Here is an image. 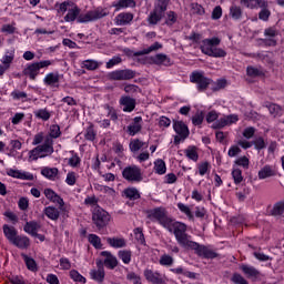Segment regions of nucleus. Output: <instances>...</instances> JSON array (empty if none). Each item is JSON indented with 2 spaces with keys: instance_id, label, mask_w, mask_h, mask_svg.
<instances>
[{
  "instance_id": "1",
  "label": "nucleus",
  "mask_w": 284,
  "mask_h": 284,
  "mask_svg": "<svg viewBox=\"0 0 284 284\" xmlns=\"http://www.w3.org/2000/svg\"><path fill=\"white\" fill-rule=\"evenodd\" d=\"M146 219L152 223H159L164 230L174 234L175 240L180 236L182 232H187V225L183 222L175 221L170 215H168V209L163 206H158L146 211Z\"/></svg>"
},
{
  "instance_id": "2",
  "label": "nucleus",
  "mask_w": 284,
  "mask_h": 284,
  "mask_svg": "<svg viewBox=\"0 0 284 284\" xmlns=\"http://www.w3.org/2000/svg\"><path fill=\"white\" fill-rule=\"evenodd\" d=\"M175 241H178L179 245L184 250H194L197 256H202L203 258H216V253L214 251L192 241V236L187 234V231L182 232Z\"/></svg>"
},
{
  "instance_id": "3",
  "label": "nucleus",
  "mask_w": 284,
  "mask_h": 284,
  "mask_svg": "<svg viewBox=\"0 0 284 284\" xmlns=\"http://www.w3.org/2000/svg\"><path fill=\"white\" fill-rule=\"evenodd\" d=\"M54 140L50 136H45L44 142L29 152V161H39V159H45V156H52L54 154Z\"/></svg>"
},
{
  "instance_id": "4",
  "label": "nucleus",
  "mask_w": 284,
  "mask_h": 284,
  "mask_svg": "<svg viewBox=\"0 0 284 284\" xmlns=\"http://www.w3.org/2000/svg\"><path fill=\"white\" fill-rule=\"evenodd\" d=\"M221 44V39L214 37L211 39H204L201 44V50L203 54L207 57H213L214 59H223V57H227V52L221 48H216V45Z\"/></svg>"
},
{
  "instance_id": "5",
  "label": "nucleus",
  "mask_w": 284,
  "mask_h": 284,
  "mask_svg": "<svg viewBox=\"0 0 284 284\" xmlns=\"http://www.w3.org/2000/svg\"><path fill=\"white\" fill-rule=\"evenodd\" d=\"M54 61L52 60H41L39 62H32L26 65L23 69L24 77H28L31 81H34L39 77V72L43 69L50 68Z\"/></svg>"
},
{
  "instance_id": "6",
  "label": "nucleus",
  "mask_w": 284,
  "mask_h": 284,
  "mask_svg": "<svg viewBox=\"0 0 284 284\" xmlns=\"http://www.w3.org/2000/svg\"><path fill=\"white\" fill-rule=\"evenodd\" d=\"M168 1L170 0H158L153 12L150 13L148 21L151 26H156L159 21L165 17V10H168Z\"/></svg>"
},
{
  "instance_id": "7",
  "label": "nucleus",
  "mask_w": 284,
  "mask_h": 284,
  "mask_svg": "<svg viewBox=\"0 0 284 284\" xmlns=\"http://www.w3.org/2000/svg\"><path fill=\"white\" fill-rule=\"evenodd\" d=\"M103 17H108V11L99 7L94 10L80 13V16L78 17V23H90V21H97L99 19H103Z\"/></svg>"
},
{
  "instance_id": "8",
  "label": "nucleus",
  "mask_w": 284,
  "mask_h": 284,
  "mask_svg": "<svg viewBox=\"0 0 284 284\" xmlns=\"http://www.w3.org/2000/svg\"><path fill=\"white\" fill-rule=\"evenodd\" d=\"M122 176L125 181H129V183H141V181H143L141 168L136 165L125 166L122 171Z\"/></svg>"
},
{
  "instance_id": "9",
  "label": "nucleus",
  "mask_w": 284,
  "mask_h": 284,
  "mask_svg": "<svg viewBox=\"0 0 284 284\" xmlns=\"http://www.w3.org/2000/svg\"><path fill=\"white\" fill-rule=\"evenodd\" d=\"M92 221L98 230H103L110 223V214L103 209H97L93 212Z\"/></svg>"
},
{
  "instance_id": "10",
  "label": "nucleus",
  "mask_w": 284,
  "mask_h": 284,
  "mask_svg": "<svg viewBox=\"0 0 284 284\" xmlns=\"http://www.w3.org/2000/svg\"><path fill=\"white\" fill-rule=\"evenodd\" d=\"M63 74L59 72H49L43 78V84L51 90H59L61 88V80Z\"/></svg>"
},
{
  "instance_id": "11",
  "label": "nucleus",
  "mask_w": 284,
  "mask_h": 284,
  "mask_svg": "<svg viewBox=\"0 0 284 284\" xmlns=\"http://www.w3.org/2000/svg\"><path fill=\"white\" fill-rule=\"evenodd\" d=\"M191 83H196L197 90H206L209 85H212V80L207 79L203 72L195 71L190 77Z\"/></svg>"
},
{
  "instance_id": "12",
  "label": "nucleus",
  "mask_w": 284,
  "mask_h": 284,
  "mask_svg": "<svg viewBox=\"0 0 284 284\" xmlns=\"http://www.w3.org/2000/svg\"><path fill=\"white\" fill-rule=\"evenodd\" d=\"M145 281L152 284H164L165 283V275L159 273V271H153L150 268H145L143 272Z\"/></svg>"
},
{
  "instance_id": "13",
  "label": "nucleus",
  "mask_w": 284,
  "mask_h": 284,
  "mask_svg": "<svg viewBox=\"0 0 284 284\" xmlns=\"http://www.w3.org/2000/svg\"><path fill=\"white\" fill-rule=\"evenodd\" d=\"M237 121H239V115L236 114L226 115L216 120L213 123L212 128H214V130H221V128H226V125H234V123H236Z\"/></svg>"
},
{
  "instance_id": "14",
  "label": "nucleus",
  "mask_w": 284,
  "mask_h": 284,
  "mask_svg": "<svg viewBox=\"0 0 284 284\" xmlns=\"http://www.w3.org/2000/svg\"><path fill=\"white\" fill-rule=\"evenodd\" d=\"M7 175L12 179H20L21 181H34V175L32 173L17 169H8Z\"/></svg>"
},
{
  "instance_id": "15",
  "label": "nucleus",
  "mask_w": 284,
  "mask_h": 284,
  "mask_svg": "<svg viewBox=\"0 0 284 284\" xmlns=\"http://www.w3.org/2000/svg\"><path fill=\"white\" fill-rule=\"evenodd\" d=\"M110 78L113 81H130V79H134V71L132 70H116L111 72Z\"/></svg>"
},
{
  "instance_id": "16",
  "label": "nucleus",
  "mask_w": 284,
  "mask_h": 284,
  "mask_svg": "<svg viewBox=\"0 0 284 284\" xmlns=\"http://www.w3.org/2000/svg\"><path fill=\"white\" fill-rule=\"evenodd\" d=\"M173 130L179 134L180 139H187L190 136V129H187V124L183 121H174L173 122Z\"/></svg>"
},
{
  "instance_id": "17",
  "label": "nucleus",
  "mask_w": 284,
  "mask_h": 284,
  "mask_svg": "<svg viewBox=\"0 0 284 284\" xmlns=\"http://www.w3.org/2000/svg\"><path fill=\"white\" fill-rule=\"evenodd\" d=\"M243 8L248 10H258L260 8H267V1L265 0H240Z\"/></svg>"
},
{
  "instance_id": "18",
  "label": "nucleus",
  "mask_w": 284,
  "mask_h": 284,
  "mask_svg": "<svg viewBox=\"0 0 284 284\" xmlns=\"http://www.w3.org/2000/svg\"><path fill=\"white\" fill-rule=\"evenodd\" d=\"M276 168L266 164L257 172V178L260 179V181H264V179H272V176H276Z\"/></svg>"
},
{
  "instance_id": "19",
  "label": "nucleus",
  "mask_w": 284,
  "mask_h": 284,
  "mask_svg": "<svg viewBox=\"0 0 284 284\" xmlns=\"http://www.w3.org/2000/svg\"><path fill=\"white\" fill-rule=\"evenodd\" d=\"M98 270H91L90 276L92 281H97V283H103V278H105V271L103 270V261H97Z\"/></svg>"
},
{
  "instance_id": "20",
  "label": "nucleus",
  "mask_w": 284,
  "mask_h": 284,
  "mask_svg": "<svg viewBox=\"0 0 284 284\" xmlns=\"http://www.w3.org/2000/svg\"><path fill=\"white\" fill-rule=\"evenodd\" d=\"M44 196L48 199V201H51V203L59 205L60 210H63L65 202L52 189H45Z\"/></svg>"
},
{
  "instance_id": "21",
  "label": "nucleus",
  "mask_w": 284,
  "mask_h": 284,
  "mask_svg": "<svg viewBox=\"0 0 284 284\" xmlns=\"http://www.w3.org/2000/svg\"><path fill=\"white\" fill-rule=\"evenodd\" d=\"M100 256H102L103 263L106 267H109V270H114V267H116V265H119L116 257L108 251H102L100 253Z\"/></svg>"
},
{
  "instance_id": "22",
  "label": "nucleus",
  "mask_w": 284,
  "mask_h": 284,
  "mask_svg": "<svg viewBox=\"0 0 284 284\" xmlns=\"http://www.w3.org/2000/svg\"><path fill=\"white\" fill-rule=\"evenodd\" d=\"M120 105H122L123 112H134V108H136V100H134V98L123 95L120 99Z\"/></svg>"
},
{
  "instance_id": "23",
  "label": "nucleus",
  "mask_w": 284,
  "mask_h": 284,
  "mask_svg": "<svg viewBox=\"0 0 284 284\" xmlns=\"http://www.w3.org/2000/svg\"><path fill=\"white\" fill-rule=\"evenodd\" d=\"M133 19L134 14L130 12H122L119 13L113 21L115 26H129V23H132Z\"/></svg>"
},
{
  "instance_id": "24",
  "label": "nucleus",
  "mask_w": 284,
  "mask_h": 284,
  "mask_svg": "<svg viewBox=\"0 0 284 284\" xmlns=\"http://www.w3.org/2000/svg\"><path fill=\"white\" fill-rule=\"evenodd\" d=\"M80 14H81V9H79V7H77V4H73L67 11V14L64 16V21L67 23H72V21H79Z\"/></svg>"
},
{
  "instance_id": "25",
  "label": "nucleus",
  "mask_w": 284,
  "mask_h": 284,
  "mask_svg": "<svg viewBox=\"0 0 284 284\" xmlns=\"http://www.w3.org/2000/svg\"><path fill=\"white\" fill-rule=\"evenodd\" d=\"M41 174L49 181H57V176H59V169L44 166L41 169Z\"/></svg>"
},
{
  "instance_id": "26",
  "label": "nucleus",
  "mask_w": 284,
  "mask_h": 284,
  "mask_svg": "<svg viewBox=\"0 0 284 284\" xmlns=\"http://www.w3.org/2000/svg\"><path fill=\"white\" fill-rule=\"evenodd\" d=\"M141 121H143L141 116H135L133 120V123H131L128 126V133L130 134V136H134L139 134V132H141V128H142Z\"/></svg>"
},
{
  "instance_id": "27",
  "label": "nucleus",
  "mask_w": 284,
  "mask_h": 284,
  "mask_svg": "<svg viewBox=\"0 0 284 284\" xmlns=\"http://www.w3.org/2000/svg\"><path fill=\"white\" fill-rule=\"evenodd\" d=\"M11 243L20 250H27V247H30V239L26 235H18Z\"/></svg>"
},
{
  "instance_id": "28",
  "label": "nucleus",
  "mask_w": 284,
  "mask_h": 284,
  "mask_svg": "<svg viewBox=\"0 0 284 284\" xmlns=\"http://www.w3.org/2000/svg\"><path fill=\"white\" fill-rule=\"evenodd\" d=\"M106 243L114 247V250H119L121 247H125L128 245V242L123 237H106Z\"/></svg>"
},
{
  "instance_id": "29",
  "label": "nucleus",
  "mask_w": 284,
  "mask_h": 284,
  "mask_svg": "<svg viewBox=\"0 0 284 284\" xmlns=\"http://www.w3.org/2000/svg\"><path fill=\"white\" fill-rule=\"evenodd\" d=\"M153 171L155 172V174L163 176V174L168 172V165L165 164V161H163L162 159H156L153 162Z\"/></svg>"
},
{
  "instance_id": "30",
  "label": "nucleus",
  "mask_w": 284,
  "mask_h": 284,
  "mask_svg": "<svg viewBox=\"0 0 284 284\" xmlns=\"http://www.w3.org/2000/svg\"><path fill=\"white\" fill-rule=\"evenodd\" d=\"M184 154L189 161L196 163L199 161V149L194 145H190L184 150Z\"/></svg>"
},
{
  "instance_id": "31",
  "label": "nucleus",
  "mask_w": 284,
  "mask_h": 284,
  "mask_svg": "<svg viewBox=\"0 0 284 284\" xmlns=\"http://www.w3.org/2000/svg\"><path fill=\"white\" fill-rule=\"evenodd\" d=\"M264 34L266 37L265 39L266 45H276V36L278 34L276 30H274L273 28L266 29L264 31Z\"/></svg>"
},
{
  "instance_id": "32",
  "label": "nucleus",
  "mask_w": 284,
  "mask_h": 284,
  "mask_svg": "<svg viewBox=\"0 0 284 284\" xmlns=\"http://www.w3.org/2000/svg\"><path fill=\"white\" fill-rule=\"evenodd\" d=\"M44 215L47 219H50V221H59L61 213L59 212V209L54 206H47L44 209Z\"/></svg>"
},
{
  "instance_id": "33",
  "label": "nucleus",
  "mask_w": 284,
  "mask_h": 284,
  "mask_svg": "<svg viewBox=\"0 0 284 284\" xmlns=\"http://www.w3.org/2000/svg\"><path fill=\"white\" fill-rule=\"evenodd\" d=\"M2 230L6 239H8L11 243L19 236L17 235V229H14V226L4 224Z\"/></svg>"
},
{
  "instance_id": "34",
  "label": "nucleus",
  "mask_w": 284,
  "mask_h": 284,
  "mask_svg": "<svg viewBox=\"0 0 284 284\" xmlns=\"http://www.w3.org/2000/svg\"><path fill=\"white\" fill-rule=\"evenodd\" d=\"M41 230V224L38 222H27L24 225V232L31 234V236H37V232Z\"/></svg>"
},
{
  "instance_id": "35",
  "label": "nucleus",
  "mask_w": 284,
  "mask_h": 284,
  "mask_svg": "<svg viewBox=\"0 0 284 284\" xmlns=\"http://www.w3.org/2000/svg\"><path fill=\"white\" fill-rule=\"evenodd\" d=\"M153 63H155V65H171L172 62L170 60V58L163 53H159L156 55H154L152 58Z\"/></svg>"
},
{
  "instance_id": "36",
  "label": "nucleus",
  "mask_w": 284,
  "mask_h": 284,
  "mask_svg": "<svg viewBox=\"0 0 284 284\" xmlns=\"http://www.w3.org/2000/svg\"><path fill=\"white\" fill-rule=\"evenodd\" d=\"M134 0H118L113 2L115 10H123V8H134Z\"/></svg>"
},
{
  "instance_id": "37",
  "label": "nucleus",
  "mask_w": 284,
  "mask_h": 284,
  "mask_svg": "<svg viewBox=\"0 0 284 284\" xmlns=\"http://www.w3.org/2000/svg\"><path fill=\"white\" fill-rule=\"evenodd\" d=\"M211 168H212V165L210 164V162H207V161L200 162L197 164L196 174H200V176H205V174H210Z\"/></svg>"
},
{
  "instance_id": "38",
  "label": "nucleus",
  "mask_w": 284,
  "mask_h": 284,
  "mask_svg": "<svg viewBox=\"0 0 284 284\" xmlns=\"http://www.w3.org/2000/svg\"><path fill=\"white\" fill-rule=\"evenodd\" d=\"M231 174H232V179H233L235 185L243 183V171H241V169H239V166L233 165Z\"/></svg>"
},
{
  "instance_id": "39",
  "label": "nucleus",
  "mask_w": 284,
  "mask_h": 284,
  "mask_svg": "<svg viewBox=\"0 0 284 284\" xmlns=\"http://www.w3.org/2000/svg\"><path fill=\"white\" fill-rule=\"evenodd\" d=\"M242 272L247 276V278H258V271L253 266L243 265Z\"/></svg>"
},
{
  "instance_id": "40",
  "label": "nucleus",
  "mask_w": 284,
  "mask_h": 284,
  "mask_svg": "<svg viewBox=\"0 0 284 284\" xmlns=\"http://www.w3.org/2000/svg\"><path fill=\"white\" fill-rule=\"evenodd\" d=\"M233 165H235V168L240 166L244 170H250V158L242 155L234 161Z\"/></svg>"
},
{
  "instance_id": "41",
  "label": "nucleus",
  "mask_w": 284,
  "mask_h": 284,
  "mask_svg": "<svg viewBox=\"0 0 284 284\" xmlns=\"http://www.w3.org/2000/svg\"><path fill=\"white\" fill-rule=\"evenodd\" d=\"M129 148H130L131 152H139V150H141V148H148V143L143 142L139 139H135L130 142Z\"/></svg>"
},
{
  "instance_id": "42",
  "label": "nucleus",
  "mask_w": 284,
  "mask_h": 284,
  "mask_svg": "<svg viewBox=\"0 0 284 284\" xmlns=\"http://www.w3.org/2000/svg\"><path fill=\"white\" fill-rule=\"evenodd\" d=\"M124 196L126 199H131V201H136V199H141V194L136 187H128L124 190Z\"/></svg>"
},
{
  "instance_id": "43",
  "label": "nucleus",
  "mask_w": 284,
  "mask_h": 284,
  "mask_svg": "<svg viewBox=\"0 0 284 284\" xmlns=\"http://www.w3.org/2000/svg\"><path fill=\"white\" fill-rule=\"evenodd\" d=\"M101 63L97 60H84L81 63V67L85 70H97L99 69Z\"/></svg>"
},
{
  "instance_id": "44",
  "label": "nucleus",
  "mask_w": 284,
  "mask_h": 284,
  "mask_svg": "<svg viewBox=\"0 0 284 284\" xmlns=\"http://www.w3.org/2000/svg\"><path fill=\"white\" fill-rule=\"evenodd\" d=\"M68 165L70 168H79L81 165V158H79V154L71 151V156L67 159Z\"/></svg>"
},
{
  "instance_id": "45",
  "label": "nucleus",
  "mask_w": 284,
  "mask_h": 284,
  "mask_svg": "<svg viewBox=\"0 0 284 284\" xmlns=\"http://www.w3.org/2000/svg\"><path fill=\"white\" fill-rule=\"evenodd\" d=\"M69 276L72 281H74V283H82V284L87 283L85 277L81 275V273H79V271L77 270H71L69 273Z\"/></svg>"
},
{
  "instance_id": "46",
  "label": "nucleus",
  "mask_w": 284,
  "mask_h": 284,
  "mask_svg": "<svg viewBox=\"0 0 284 284\" xmlns=\"http://www.w3.org/2000/svg\"><path fill=\"white\" fill-rule=\"evenodd\" d=\"M161 48H163V45H161V43H159V42H155L151 47H149L142 51L135 52V57H141L143 54H150V52H154V50H161Z\"/></svg>"
},
{
  "instance_id": "47",
  "label": "nucleus",
  "mask_w": 284,
  "mask_h": 284,
  "mask_svg": "<svg viewBox=\"0 0 284 284\" xmlns=\"http://www.w3.org/2000/svg\"><path fill=\"white\" fill-rule=\"evenodd\" d=\"M103 109L106 112V116H109V119H111V121H116L119 119V114H116V109H114V106H112L110 104H104Z\"/></svg>"
},
{
  "instance_id": "48",
  "label": "nucleus",
  "mask_w": 284,
  "mask_h": 284,
  "mask_svg": "<svg viewBox=\"0 0 284 284\" xmlns=\"http://www.w3.org/2000/svg\"><path fill=\"white\" fill-rule=\"evenodd\" d=\"M88 241L91 245H93V247H95V250H101V247H103V244L101 243V237H99V235L97 234H90L88 236Z\"/></svg>"
},
{
  "instance_id": "49",
  "label": "nucleus",
  "mask_w": 284,
  "mask_h": 284,
  "mask_svg": "<svg viewBox=\"0 0 284 284\" xmlns=\"http://www.w3.org/2000/svg\"><path fill=\"white\" fill-rule=\"evenodd\" d=\"M119 258L124 263V265H130L132 261V252L131 251H119Z\"/></svg>"
},
{
  "instance_id": "50",
  "label": "nucleus",
  "mask_w": 284,
  "mask_h": 284,
  "mask_svg": "<svg viewBox=\"0 0 284 284\" xmlns=\"http://www.w3.org/2000/svg\"><path fill=\"white\" fill-rule=\"evenodd\" d=\"M3 34H14L17 32V22H11L10 24H3L0 29Z\"/></svg>"
},
{
  "instance_id": "51",
  "label": "nucleus",
  "mask_w": 284,
  "mask_h": 284,
  "mask_svg": "<svg viewBox=\"0 0 284 284\" xmlns=\"http://www.w3.org/2000/svg\"><path fill=\"white\" fill-rule=\"evenodd\" d=\"M24 263L28 267V270H30V272H37V262L34 261V258L23 254L22 255Z\"/></svg>"
},
{
  "instance_id": "52",
  "label": "nucleus",
  "mask_w": 284,
  "mask_h": 284,
  "mask_svg": "<svg viewBox=\"0 0 284 284\" xmlns=\"http://www.w3.org/2000/svg\"><path fill=\"white\" fill-rule=\"evenodd\" d=\"M77 179H79L77 172L70 171L67 173L64 182L67 183V185L73 186L77 185Z\"/></svg>"
},
{
  "instance_id": "53",
  "label": "nucleus",
  "mask_w": 284,
  "mask_h": 284,
  "mask_svg": "<svg viewBox=\"0 0 284 284\" xmlns=\"http://www.w3.org/2000/svg\"><path fill=\"white\" fill-rule=\"evenodd\" d=\"M268 112L272 114V116H282L283 115V109H281V105L278 104H268Z\"/></svg>"
},
{
  "instance_id": "54",
  "label": "nucleus",
  "mask_w": 284,
  "mask_h": 284,
  "mask_svg": "<svg viewBox=\"0 0 284 284\" xmlns=\"http://www.w3.org/2000/svg\"><path fill=\"white\" fill-rule=\"evenodd\" d=\"M230 14L232 19H234L235 21H239V19L243 17V11L241 10V7L232 6L230 8Z\"/></svg>"
},
{
  "instance_id": "55",
  "label": "nucleus",
  "mask_w": 284,
  "mask_h": 284,
  "mask_svg": "<svg viewBox=\"0 0 284 284\" xmlns=\"http://www.w3.org/2000/svg\"><path fill=\"white\" fill-rule=\"evenodd\" d=\"M272 216H281L284 214V203L283 202H277L272 211H271Z\"/></svg>"
},
{
  "instance_id": "56",
  "label": "nucleus",
  "mask_w": 284,
  "mask_h": 284,
  "mask_svg": "<svg viewBox=\"0 0 284 284\" xmlns=\"http://www.w3.org/2000/svg\"><path fill=\"white\" fill-rule=\"evenodd\" d=\"M190 8L191 14H199L200 17H203V14H205V9L199 3H191Z\"/></svg>"
},
{
  "instance_id": "57",
  "label": "nucleus",
  "mask_w": 284,
  "mask_h": 284,
  "mask_svg": "<svg viewBox=\"0 0 284 284\" xmlns=\"http://www.w3.org/2000/svg\"><path fill=\"white\" fill-rule=\"evenodd\" d=\"M50 139H59L61 136V128L58 124H53L50 126L49 135Z\"/></svg>"
},
{
  "instance_id": "58",
  "label": "nucleus",
  "mask_w": 284,
  "mask_h": 284,
  "mask_svg": "<svg viewBox=\"0 0 284 284\" xmlns=\"http://www.w3.org/2000/svg\"><path fill=\"white\" fill-rule=\"evenodd\" d=\"M178 210H180V212H182V214H185L187 216V219H194V215L192 214V210H190V206L179 202Z\"/></svg>"
},
{
  "instance_id": "59",
  "label": "nucleus",
  "mask_w": 284,
  "mask_h": 284,
  "mask_svg": "<svg viewBox=\"0 0 284 284\" xmlns=\"http://www.w3.org/2000/svg\"><path fill=\"white\" fill-rule=\"evenodd\" d=\"M34 114L37 119H42V121H48L50 119V111H48V109H39Z\"/></svg>"
},
{
  "instance_id": "60",
  "label": "nucleus",
  "mask_w": 284,
  "mask_h": 284,
  "mask_svg": "<svg viewBox=\"0 0 284 284\" xmlns=\"http://www.w3.org/2000/svg\"><path fill=\"white\" fill-rule=\"evenodd\" d=\"M174 264V258L172 256H170L169 254H163L160 257V265L170 267V265Z\"/></svg>"
},
{
  "instance_id": "61",
  "label": "nucleus",
  "mask_w": 284,
  "mask_h": 284,
  "mask_svg": "<svg viewBox=\"0 0 284 284\" xmlns=\"http://www.w3.org/2000/svg\"><path fill=\"white\" fill-rule=\"evenodd\" d=\"M133 232L138 243H140V245H145V235H143V230L141 227H138Z\"/></svg>"
},
{
  "instance_id": "62",
  "label": "nucleus",
  "mask_w": 284,
  "mask_h": 284,
  "mask_svg": "<svg viewBox=\"0 0 284 284\" xmlns=\"http://www.w3.org/2000/svg\"><path fill=\"white\" fill-rule=\"evenodd\" d=\"M73 4L74 3L72 1H64L58 6V12L64 14V12H68L73 7Z\"/></svg>"
},
{
  "instance_id": "63",
  "label": "nucleus",
  "mask_w": 284,
  "mask_h": 284,
  "mask_svg": "<svg viewBox=\"0 0 284 284\" xmlns=\"http://www.w3.org/2000/svg\"><path fill=\"white\" fill-rule=\"evenodd\" d=\"M205 119V115L203 114L202 111H199L195 113V115L192 118V123L193 125H202L203 120Z\"/></svg>"
},
{
  "instance_id": "64",
  "label": "nucleus",
  "mask_w": 284,
  "mask_h": 284,
  "mask_svg": "<svg viewBox=\"0 0 284 284\" xmlns=\"http://www.w3.org/2000/svg\"><path fill=\"white\" fill-rule=\"evenodd\" d=\"M239 154H241V146L239 145H231L227 152V155L231 159H234V156H239Z\"/></svg>"
}]
</instances>
